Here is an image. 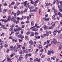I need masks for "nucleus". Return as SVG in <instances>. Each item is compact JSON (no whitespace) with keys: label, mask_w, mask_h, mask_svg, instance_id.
I'll use <instances>...</instances> for the list:
<instances>
[{"label":"nucleus","mask_w":62,"mask_h":62,"mask_svg":"<svg viewBox=\"0 0 62 62\" xmlns=\"http://www.w3.org/2000/svg\"><path fill=\"white\" fill-rule=\"evenodd\" d=\"M4 46L5 47L7 48V47L8 46V45L7 44H5L4 45Z\"/></svg>","instance_id":"obj_42"},{"label":"nucleus","mask_w":62,"mask_h":62,"mask_svg":"<svg viewBox=\"0 0 62 62\" xmlns=\"http://www.w3.org/2000/svg\"><path fill=\"white\" fill-rule=\"evenodd\" d=\"M39 13L40 15L41 14V10L40 9L39 10Z\"/></svg>","instance_id":"obj_38"},{"label":"nucleus","mask_w":62,"mask_h":62,"mask_svg":"<svg viewBox=\"0 0 62 62\" xmlns=\"http://www.w3.org/2000/svg\"><path fill=\"white\" fill-rule=\"evenodd\" d=\"M31 35H30V37H32L34 35V32H33L31 31Z\"/></svg>","instance_id":"obj_10"},{"label":"nucleus","mask_w":62,"mask_h":62,"mask_svg":"<svg viewBox=\"0 0 62 62\" xmlns=\"http://www.w3.org/2000/svg\"><path fill=\"white\" fill-rule=\"evenodd\" d=\"M54 28V26H51L49 28V29H53Z\"/></svg>","instance_id":"obj_48"},{"label":"nucleus","mask_w":62,"mask_h":62,"mask_svg":"<svg viewBox=\"0 0 62 62\" xmlns=\"http://www.w3.org/2000/svg\"><path fill=\"white\" fill-rule=\"evenodd\" d=\"M27 12V10L25 9V10L23 11V12Z\"/></svg>","instance_id":"obj_59"},{"label":"nucleus","mask_w":62,"mask_h":62,"mask_svg":"<svg viewBox=\"0 0 62 62\" xmlns=\"http://www.w3.org/2000/svg\"><path fill=\"white\" fill-rule=\"evenodd\" d=\"M14 22L15 23H16V24H18L19 23V20L18 19L15 20L14 21Z\"/></svg>","instance_id":"obj_7"},{"label":"nucleus","mask_w":62,"mask_h":62,"mask_svg":"<svg viewBox=\"0 0 62 62\" xmlns=\"http://www.w3.org/2000/svg\"><path fill=\"white\" fill-rule=\"evenodd\" d=\"M14 48V47H13V46H10V50H13Z\"/></svg>","instance_id":"obj_15"},{"label":"nucleus","mask_w":62,"mask_h":62,"mask_svg":"<svg viewBox=\"0 0 62 62\" xmlns=\"http://www.w3.org/2000/svg\"><path fill=\"white\" fill-rule=\"evenodd\" d=\"M27 3V1H25L24 2L22 3V4L24 6H26Z\"/></svg>","instance_id":"obj_6"},{"label":"nucleus","mask_w":62,"mask_h":62,"mask_svg":"<svg viewBox=\"0 0 62 62\" xmlns=\"http://www.w3.org/2000/svg\"><path fill=\"white\" fill-rule=\"evenodd\" d=\"M27 39H28V36H25V39L26 40H27Z\"/></svg>","instance_id":"obj_52"},{"label":"nucleus","mask_w":62,"mask_h":62,"mask_svg":"<svg viewBox=\"0 0 62 62\" xmlns=\"http://www.w3.org/2000/svg\"><path fill=\"white\" fill-rule=\"evenodd\" d=\"M34 61H38V58H37L34 60Z\"/></svg>","instance_id":"obj_56"},{"label":"nucleus","mask_w":62,"mask_h":62,"mask_svg":"<svg viewBox=\"0 0 62 62\" xmlns=\"http://www.w3.org/2000/svg\"><path fill=\"white\" fill-rule=\"evenodd\" d=\"M7 60L8 61H11V59L10 58H7Z\"/></svg>","instance_id":"obj_39"},{"label":"nucleus","mask_w":62,"mask_h":62,"mask_svg":"<svg viewBox=\"0 0 62 62\" xmlns=\"http://www.w3.org/2000/svg\"><path fill=\"white\" fill-rule=\"evenodd\" d=\"M29 16H34V14L33 13L31 14L30 15H29Z\"/></svg>","instance_id":"obj_21"},{"label":"nucleus","mask_w":62,"mask_h":62,"mask_svg":"<svg viewBox=\"0 0 62 62\" xmlns=\"http://www.w3.org/2000/svg\"><path fill=\"white\" fill-rule=\"evenodd\" d=\"M34 29L32 30V31H37V29L35 27L33 28Z\"/></svg>","instance_id":"obj_17"},{"label":"nucleus","mask_w":62,"mask_h":62,"mask_svg":"<svg viewBox=\"0 0 62 62\" xmlns=\"http://www.w3.org/2000/svg\"><path fill=\"white\" fill-rule=\"evenodd\" d=\"M23 46L24 47H26L27 46V44L26 43H24L23 44Z\"/></svg>","instance_id":"obj_54"},{"label":"nucleus","mask_w":62,"mask_h":62,"mask_svg":"<svg viewBox=\"0 0 62 62\" xmlns=\"http://www.w3.org/2000/svg\"><path fill=\"white\" fill-rule=\"evenodd\" d=\"M50 5V4L49 3H47L46 4V6H49Z\"/></svg>","instance_id":"obj_53"},{"label":"nucleus","mask_w":62,"mask_h":62,"mask_svg":"<svg viewBox=\"0 0 62 62\" xmlns=\"http://www.w3.org/2000/svg\"><path fill=\"white\" fill-rule=\"evenodd\" d=\"M16 17H14L13 16L12 17L11 19V21H13V22H14V21L16 20Z\"/></svg>","instance_id":"obj_9"},{"label":"nucleus","mask_w":62,"mask_h":62,"mask_svg":"<svg viewBox=\"0 0 62 62\" xmlns=\"http://www.w3.org/2000/svg\"><path fill=\"white\" fill-rule=\"evenodd\" d=\"M23 52L22 51H20V52H19V54H21V55H23Z\"/></svg>","instance_id":"obj_50"},{"label":"nucleus","mask_w":62,"mask_h":62,"mask_svg":"<svg viewBox=\"0 0 62 62\" xmlns=\"http://www.w3.org/2000/svg\"><path fill=\"white\" fill-rule=\"evenodd\" d=\"M30 34V31H28L26 33V35H29Z\"/></svg>","instance_id":"obj_36"},{"label":"nucleus","mask_w":62,"mask_h":62,"mask_svg":"<svg viewBox=\"0 0 62 62\" xmlns=\"http://www.w3.org/2000/svg\"><path fill=\"white\" fill-rule=\"evenodd\" d=\"M56 30H55V31L53 32V34L54 36H55V35H56V33H57V32H56Z\"/></svg>","instance_id":"obj_16"},{"label":"nucleus","mask_w":62,"mask_h":62,"mask_svg":"<svg viewBox=\"0 0 62 62\" xmlns=\"http://www.w3.org/2000/svg\"><path fill=\"white\" fill-rule=\"evenodd\" d=\"M17 50H18V48H15L14 50V51L15 52H16L17 51Z\"/></svg>","instance_id":"obj_47"},{"label":"nucleus","mask_w":62,"mask_h":62,"mask_svg":"<svg viewBox=\"0 0 62 62\" xmlns=\"http://www.w3.org/2000/svg\"><path fill=\"white\" fill-rule=\"evenodd\" d=\"M33 11V10H32V9H30V12H32Z\"/></svg>","instance_id":"obj_61"},{"label":"nucleus","mask_w":62,"mask_h":62,"mask_svg":"<svg viewBox=\"0 0 62 62\" xmlns=\"http://www.w3.org/2000/svg\"><path fill=\"white\" fill-rule=\"evenodd\" d=\"M47 60L48 61H49V62L50 61H51L50 59L49 58H48L47 59Z\"/></svg>","instance_id":"obj_63"},{"label":"nucleus","mask_w":62,"mask_h":62,"mask_svg":"<svg viewBox=\"0 0 62 62\" xmlns=\"http://www.w3.org/2000/svg\"><path fill=\"white\" fill-rule=\"evenodd\" d=\"M7 19L8 20H9V21H10V20L11 19V17L10 16H8Z\"/></svg>","instance_id":"obj_20"},{"label":"nucleus","mask_w":62,"mask_h":62,"mask_svg":"<svg viewBox=\"0 0 62 62\" xmlns=\"http://www.w3.org/2000/svg\"><path fill=\"white\" fill-rule=\"evenodd\" d=\"M35 35H38V34H39V33H38V32H35Z\"/></svg>","instance_id":"obj_58"},{"label":"nucleus","mask_w":62,"mask_h":62,"mask_svg":"<svg viewBox=\"0 0 62 62\" xmlns=\"http://www.w3.org/2000/svg\"><path fill=\"white\" fill-rule=\"evenodd\" d=\"M34 24V22L32 21L31 22V25L32 26Z\"/></svg>","instance_id":"obj_30"},{"label":"nucleus","mask_w":62,"mask_h":62,"mask_svg":"<svg viewBox=\"0 0 62 62\" xmlns=\"http://www.w3.org/2000/svg\"><path fill=\"white\" fill-rule=\"evenodd\" d=\"M49 18L45 19V20L46 21H48L49 20Z\"/></svg>","instance_id":"obj_43"},{"label":"nucleus","mask_w":62,"mask_h":62,"mask_svg":"<svg viewBox=\"0 0 62 62\" xmlns=\"http://www.w3.org/2000/svg\"><path fill=\"white\" fill-rule=\"evenodd\" d=\"M38 2L36 1H35L33 3V5L34 7H36L37 6V3H38Z\"/></svg>","instance_id":"obj_8"},{"label":"nucleus","mask_w":62,"mask_h":62,"mask_svg":"<svg viewBox=\"0 0 62 62\" xmlns=\"http://www.w3.org/2000/svg\"><path fill=\"white\" fill-rule=\"evenodd\" d=\"M14 4H15V2H12L11 3V5H14Z\"/></svg>","instance_id":"obj_57"},{"label":"nucleus","mask_w":62,"mask_h":62,"mask_svg":"<svg viewBox=\"0 0 62 62\" xmlns=\"http://www.w3.org/2000/svg\"><path fill=\"white\" fill-rule=\"evenodd\" d=\"M29 9H32V8H34V7L33 6H31V7H30L29 8Z\"/></svg>","instance_id":"obj_37"},{"label":"nucleus","mask_w":62,"mask_h":62,"mask_svg":"<svg viewBox=\"0 0 62 62\" xmlns=\"http://www.w3.org/2000/svg\"><path fill=\"white\" fill-rule=\"evenodd\" d=\"M31 18V16H28L27 18V19L28 20H29V18Z\"/></svg>","instance_id":"obj_29"},{"label":"nucleus","mask_w":62,"mask_h":62,"mask_svg":"<svg viewBox=\"0 0 62 62\" xmlns=\"http://www.w3.org/2000/svg\"><path fill=\"white\" fill-rule=\"evenodd\" d=\"M29 42L30 45H33V41L32 40L29 41Z\"/></svg>","instance_id":"obj_12"},{"label":"nucleus","mask_w":62,"mask_h":62,"mask_svg":"<svg viewBox=\"0 0 62 62\" xmlns=\"http://www.w3.org/2000/svg\"><path fill=\"white\" fill-rule=\"evenodd\" d=\"M23 55H21L19 57L20 60H23Z\"/></svg>","instance_id":"obj_11"},{"label":"nucleus","mask_w":62,"mask_h":62,"mask_svg":"<svg viewBox=\"0 0 62 62\" xmlns=\"http://www.w3.org/2000/svg\"><path fill=\"white\" fill-rule=\"evenodd\" d=\"M59 2H60L59 0H58V1H57L56 4H57V5H59L60 3Z\"/></svg>","instance_id":"obj_35"},{"label":"nucleus","mask_w":62,"mask_h":62,"mask_svg":"<svg viewBox=\"0 0 62 62\" xmlns=\"http://www.w3.org/2000/svg\"><path fill=\"white\" fill-rule=\"evenodd\" d=\"M28 51H29L30 52H32L33 51V49L31 48L30 49L28 50Z\"/></svg>","instance_id":"obj_19"},{"label":"nucleus","mask_w":62,"mask_h":62,"mask_svg":"<svg viewBox=\"0 0 62 62\" xmlns=\"http://www.w3.org/2000/svg\"><path fill=\"white\" fill-rule=\"evenodd\" d=\"M53 40H54L53 41L54 42V44L53 45L54 46H55L56 44V43H57V42H56V40H55V39H53Z\"/></svg>","instance_id":"obj_5"},{"label":"nucleus","mask_w":62,"mask_h":62,"mask_svg":"<svg viewBox=\"0 0 62 62\" xmlns=\"http://www.w3.org/2000/svg\"><path fill=\"white\" fill-rule=\"evenodd\" d=\"M0 26H1L2 27H5V25L2 24L1 23V22L0 23Z\"/></svg>","instance_id":"obj_18"},{"label":"nucleus","mask_w":62,"mask_h":62,"mask_svg":"<svg viewBox=\"0 0 62 62\" xmlns=\"http://www.w3.org/2000/svg\"><path fill=\"white\" fill-rule=\"evenodd\" d=\"M4 43V42L2 41L0 43V45H3V43Z\"/></svg>","instance_id":"obj_44"},{"label":"nucleus","mask_w":62,"mask_h":62,"mask_svg":"<svg viewBox=\"0 0 62 62\" xmlns=\"http://www.w3.org/2000/svg\"><path fill=\"white\" fill-rule=\"evenodd\" d=\"M57 45L59 47L60 49H61L62 47V44L58 43L57 44Z\"/></svg>","instance_id":"obj_3"},{"label":"nucleus","mask_w":62,"mask_h":62,"mask_svg":"<svg viewBox=\"0 0 62 62\" xmlns=\"http://www.w3.org/2000/svg\"><path fill=\"white\" fill-rule=\"evenodd\" d=\"M34 27L36 29H37V30H38V28H39V27L38 26H34Z\"/></svg>","instance_id":"obj_28"},{"label":"nucleus","mask_w":62,"mask_h":62,"mask_svg":"<svg viewBox=\"0 0 62 62\" xmlns=\"http://www.w3.org/2000/svg\"><path fill=\"white\" fill-rule=\"evenodd\" d=\"M60 10V12H61L62 11V8H61L60 9H59Z\"/></svg>","instance_id":"obj_64"},{"label":"nucleus","mask_w":62,"mask_h":62,"mask_svg":"<svg viewBox=\"0 0 62 62\" xmlns=\"http://www.w3.org/2000/svg\"><path fill=\"white\" fill-rule=\"evenodd\" d=\"M23 12V11H22L21 12L19 10H18L16 12V14L17 16L20 14L21 15H22Z\"/></svg>","instance_id":"obj_1"},{"label":"nucleus","mask_w":62,"mask_h":62,"mask_svg":"<svg viewBox=\"0 0 62 62\" xmlns=\"http://www.w3.org/2000/svg\"><path fill=\"white\" fill-rule=\"evenodd\" d=\"M39 48V49H40L42 48V45H39L38 46Z\"/></svg>","instance_id":"obj_27"},{"label":"nucleus","mask_w":62,"mask_h":62,"mask_svg":"<svg viewBox=\"0 0 62 62\" xmlns=\"http://www.w3.org/2000/svg\"><path fill=\"white\" fill-rule=\"evenodd\" d=\"M51 53H52V54H54V51L51 50H49L48 51V55H49L51 54Z\"/></svg>","instance_id":"obj_2"},{"label":"nucleus","mask_w":62,"mask_h":62,"mask_svg":"<svg viewBox=\"0 0 62 62\" xmlns=\"http://www.w3.org/2000/svg\"><path fill=\"white\" fill-rule=\"evenodd\" d=\"M34 1L33 0L31 1L30 2V3L31 4H34Z\"/></svg>","instance_id":"obj_41"},{"label":"nucleus","mask_w":62,"mask_h":62,"mask_svg":"<svg viewBox=\"0 0 62 62\" xmlns=\"http://www.w3.org/2000/svg\"><path fill=\"white\" fill-rule=\"evenodd\" d=\"M19 32H16V36H18V35H19Z\"/></svg>","instance_id":"obj_34"},{"label":"nucleus","mask_w":62,"mask_h":62,"mask_svg":"<svg viewBox=\"0 0 62 62\" xmlns=\"http://www.w3.org/2000/svg\"><path fill=\"white\" fill-rule=\"evenodd\" d=\"M15 26L14 25H11V28H13V27H14Z\"/></svg>","instance_id":"obj_55"},{"label":"nucleus","mask_w":62,"mask_h":62,"mask_svg":"<svg viewBox=\"0 0 62 62\" xmlns=\"http://www.w3.org/2000/svg\"><path fill=\"white\" fill-rule=\"evenodd\" d=\"M56 31L57 33H58V34H59V33H60V32H61V31L60 30L57 31V30H56Z\"/></svg>","instance_id":"obj_32"},{"label":"nucleus","mask_w":62,"mask_h":62,"mask_svg":"<svg viewBox=\"0 0 62 62\" xmlns=\"http://www.w3.org/2000/svg\"><path fill=\"white\" fill-rule=\"evenodd\" d=\"M37 39H40V36H38L36 37Z\"/></svg>","instance_id":"obj_62"},{"label":"nucleus","mask_w":62,"mask_h":62,"mask_svg":"<svg viewBox=\"0 0 62 62\" xmlns=\"http://www.w3.org/2000/svg\"><path fill=\"white\" fill-rule=\"evenodd\" d=\"M22 35L21 34H19V35L17 36V37L18 38H19L20 37H22Z\"/></svg>","instance_id":"obj_33"},{"label":"nucleus","mask_w":62,"mask_h":62,"mask_svg":"<svg viewBox=\"0 0 62 62\" xmlns=\"http://www.w3.org/2000/svg\"><path fill=\"white\" fill-rule=\"evenodd\" d=\"M17 48H21V47H22V46L21 45H17Z\"/></svg>","instance_id":"obj_31"},{"label":"nucleus","mask_w":62,"mask_h":62,"mask_svg":"<svg viewBox=\"0 0 62 62\" xmlns=\"http://www.w3.org/2000/svg\"><path fill=\"white\" fill-rule=\"evenodd\" d=\"M47 27H48V26H46V25H44L42 27V28H43V29H44L45 30H46L47 29Z\"/></svg>","instance_id":"obj_4"},{"label":"nucleus","mask_w":62,"mask_h":62,"mask_svg":"<svg viewBox=\"0 0 62 62\" xmlns=\"http://www.w3.org/2000/svg\"><path fill=\"white\" fill-rule=\"evenodd\" d=\"M7 10L6 9H4L3 11V13H5Z\"/></svg>","instance_id":"obj_22"},{"label":"nucleus","mask_w":62,"mask_h":62,"mask_svg":"<svg viewBox=\"0 0 62 62\" xmlns=\"http://www.w3.org/2000/svg\"><path fill=\"white\" fill-rule=\"evenodd\" d=\"M38 8H36L34 9V12H35L36 11L38 10Z\"/></svg>","instance_id":"obj_26"},{"label":"nucleus","mask_w":62,"mask_h":62,"mask_svg":"<svg viewBox=\"0 0 62 62\" xmlns=\"http://www.w3.org/2000/svg\"><path fill=\"white\" fill-rule=\"evenodd\" d=\"M12 41H13L14 43L15 42V39H12Z\"/></svg>","instance_id":"obj_49"},{"label":"nucleus","mask_w":62,"mask_h":62,"mask_svg":"<svg viewBox=\"0 0 62 62\" xmlns=\"http://www.w3.org/2000/svg\"><path fill=\"white\" fill-rule=\"evenodd\" d=\"M8 14H11V12L10 11V10H9L8 11Z\"/></svg>","instance_id":"obj_51"},{"label":"nucleus","mask_w":62,"mask_h":62,"mask_svg":"<svg viewBox=\"0 0 62 62\" xmlns=\"http://www.w3.org/2000/svg\"><path fill=\"white\" fill-rule=\"evenodd\" d=\"M8 6L10 8H13V6H12V5L11 4L9 5Z\"/></svg>","instance_id":"obj_23"},{"label":"nucleus","mask_w":62,"mask_h":62,"mask_svg":"<svg viewBox=\"0 0 62 62\" xmlns=\"http://www.w3.org/2000/svg\"><path fill=\"white\" fill-rule=\"evenodd\" d=\"M3 5L4 6H6L7 5V4L5 3H4Z\"/></svg>","instance_id":"obj_60"},{"label":"nucleus","mask_w":62,"mask_h":62,"mask_svg":"<svg viewBox=\"0 0 62 62\" xmlns=\"http://www.w3.org/2000/svg\"><path fill=\"white\" fill-rule=\"evenodd\" d=\"M51 24L52 25V26H54V25H55V22H53Z\"/></svg>","instance_id":"obj_14"},{"label":"nucleus","mask_w":62,"mask_h":62,"mask_svg":"<svg viewBox=\"0 0 62 62\" xmlns=\"http://www.w3.org/2000/svg\"><path fill=\"white\" fill-rule=\"evenodd\" d=\"M52 19H54V20H55V19H56V18L55 17V16L54 15L52 17Z\"/></svg>","instance_id":"obj_25"},{"label":"nucleus","mask_w":62,"mask_h":62,"mask_svg":"<svg viewBox=\"0 0 62 62\" xmlns=\"http://www.w3.org/2000/svg\"><path fill=\"white\" fill-rule=\"evenodd\" d=\"M58 15H59V16L60 17H62V14H61V13H60V12H59L58 13Z\"/></svg>","instance_id":"obj_13"},{"label":"nucleus","mask_w":62,"mask_h":62,"mask_svg":"<svg viewBox=\"0 0 62 62\" xmlns=\"http://www.w3.org/2000/svg\"><path fill=\"white\" fill-rule=\"evenodd\" d=\"M50 42V40H47L46 41V43H47V44H48V43H49Z\"/></svg>","instance_id":"obj_45"},{"label":"nucleus","mask_w":62,"mask_h":62,"mask_svg":"<svg viewBox=\"0 0 62 62\" xmlns=\"http://www.w3.org/2000/svg\"><path fill=\"white\" fill-rule=\"evenodd\" d=\"M7 22H9V20H5L4 21V22L5 23H6Z\"/></svg>","instance_id":"obj_24"},{"label":"nucleus","mask_w":62,"mask_h":62,"mask_svg":"<svg viewBox=\"0 0 62 62\" xmlns=\"http://www.w3.org/2000/svg\"><path fill=\"white\" fill-rule=\"evenodd\" d=\"M14 31H15V32H17V31H18V29H17V28H16L14 29Z\"/></svg>","instance_id":"obj_46"},{"label":"nucleus","mask_w":62,"mask_h":62,"mask_svg":"<svg viewBox=\"0 0 62 62\" xmlns=\"http://www.w3.org/2000/svg\"><path fill=\"white\" fill-rule=\"evenodd\" d=\"M11 34H13L14 33V31L13 30L11 31Z\"/></svg>","instance_id":"obj_40"}]
</instances>
